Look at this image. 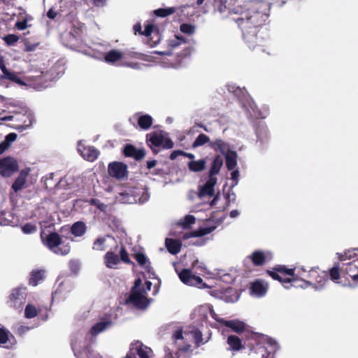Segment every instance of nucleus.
I'll return each mask as SVG.
<instances>
[{"label":"nucleus","instance_id":"obj_15","mask_svg":"<svg viewBox=\"0 0 358 358\" xmlns=\"http://www.w3.org/2000/svg\"><path fill=\"white\" fill-rule=\"evenodd\" d=\"M122 153L125 157L134 158L136 161L141 160L145 156V152L143 149H137L131 144H126Z\"/></svg>","mask_w":358,"mask_h":358},{"label":"nucleus","instance_id":"obj_50","mask_svg":"<svg viewBox=\"0 0 358 358\" xmlns=\"http://www.w3.org/2000/svg\"><path fill=\"white\" fill-rule=\"evenodd\" d=\"M136 353L140 358H150L148 348L146 346L141 344L138 348H136Z\"/></svg>","mask_w":358,"mask_h":358},{"label":"nucleus","instance_id":"obj_37","mask_svg":"<svg viewBox=\"0 0 358 358\" xmlns=\"http://www.w3.org/2000/svg\"><path fill=\"white\" fill-rule=\"evenodd\" d=\"M148 141L151 143V145L155 146V147H159L161 146L164 141V137L162 134H157L156 132H153L149 135L147 136Z\"/></svg>","mask_w":358,"mask_h":358},{"label":"nucleus","instance_id":"obj_57","mask_svg":"<svg viewBox=\"0 0 358 358\" xmlns=\"http://www.w3.org/2000/svg\"><path fill=\"white\" fill-rule=\"evenodd\" d=\"M233 171L231 173V179L234 182V185H236L238 183V178L239 176V172L238 170H232Z\"/></svg>","mask_w":358,"mask_h":358},{"label":"nucleus","instance_id":"obj_44","mask_svg":"<svg viewBox=\"0 0 358 358\" xmlns=\"http://www.w3.org/2000/svg\"><path fill=\"white\" fill-rule=\"evenodd\" d=\"M38 314V310L36 308L31 304L29 303L26 306L24 309V317L28 319L34 318L36 317Z\"/></svg>","mask_w":358,"mask_h":358},{"label":"nucleus","instance_id":"obj_8","mask_svg":"<svg viewBox=\"0 0 358 358\" xmlns=\"http://www.w3.org/2000/svg\"><path fill=\"white\" fill-rule=\"evenodd\" d=\"M145 290L142 291L131 290L130 295L126 300V303H131L138 309H145L149 305V301L145 296Z\"/></svg>","mask_w":358,"mask_h":358},{"label":"nucleus","instance_id":"obj_61","mask_svg":"<svg viewBox=\"0 0 358 358\" xmlns=\"http://www.w3.org/2000/svg\"><path fill=\"white\" fill-rule=\"evenodd\" d=\"M182 338H183V336H182V329L176 330L174 332V334H173V338L174 340L182 339Z\"/></svg>","mask_w":358,"mask_h":358},{"label":"nucleus","instance_id":"obj_32","mask_svg":"<svg viewBox=\"0 0 358 358\" xmlns=\"http://www.w3.org/2000/svg\"><path fill=\"white\" fill-rule=\"evenodd\" d=\"M339 262H345L346 260L358 259V248L348 250L343 253H338Z\"/></svg>","mask_w":358,"mask_h":358},{"label":"nucleus","instance_id":"obj_19","mask_svg":"<svg viewBox=\"0 0 358 358\" xmlns=\"http://www.w3.org/2000/svg\"><path fill=\"white\" fill-rule=\"evenodd\" d=\"M219 323L231 329L234 331L239 334L244 331L245 324L239 320H225L224 319H215Z\"/></svg>","mask_w":358,"mask_h":358},{"label":"nucleus","instance_id":"obj_62","mask_svg":"<svg viewBox=\"0 0 358 358\" xmlns=\"http://www.w3.org/2000/svg\"><path fill=\"white\" fill-rule=\"evenodd\" d=\"M9 145L4 141L0 143V155L3 154L8 148Z\"/></svg>","mask_w":358,"mask_h":358},{"label":"nucleus","instance_id":"obj_33","mask_svg":"<svg viewBox=\"0 0 358 358\" xmlns=\"http://www.w3.org/2000/svg\"><path fill=\"white\" fill-rule=\"evenodd\" d=\"M153 122L152 117L149 115H141L138 118V125L143 130H148Z\"/></svg>","mask_w":358,"mask_h":358},{"label":"nucleus","instance_id":"obj_54","mask_svg":"<svg viewBox=\"0 0 358 358\" xmlns=\"http://www.w3.org/2000/svg\"><path fill=\"white\" fill-rule=\"evenodd\" d=\"M165 149H171L173 148L174 143L171 138L164 139L163 144L162 145Z\"/></svg>","mask_w":358,"mask_h":358},{"label":"nucleus","instance_id":"obj_46","mask_svg":"<svg viewBox=\"0 0 358 358\" xmlns=\"http://www.w3.org/2000/svg\"><path fill=\"white\" fill-rule=\"evenodd\" d=\"M120 261L121 260L122 262L127 264H134V262L131 261L129 254L125 248V247L122 246L120 250Z\"/></svg>","mask_w":358,"mask_h":358},{"label":"nucleus","instance_id":"obj_64","mask_svg":"<svg viewBox=\"0 0 358 358\" xmlns=\"http://www.w3.org/2000/svg\"><path fill=\"white\" fill-rule=\"evenodd\" d=\"M47 16L50 19H54L57 16V12L55 11L53 8H50L47 13Z\"/></svg>","mask_w":358,"mask_h":358},{"label":"nucleus","instance_id":"obj_17","mask_svg":"<svg viewBox=\"0 0 358 358\" xmlns=\"http://www.w3.org/2000/svg\"><path fill=\"white\" fill-rule=\"evenodd\" d=\"M248 258L255 266H263L268 259L271 258V255L269 252L266 254L263 251L255 250L248 256Z\"/></svg>","mask_w":358,"mask_h":358},{"label":"nucleus","instance_id":"obj_12","mask_svg":"<svg viewBox=\"0 0 358 358\" xmlns=\"http://www.w3.org/2000/svg\"><path fill=\"white\" fill-rule=\"evenodd\" d=\"M18 120L21 123L16 127L18 131H23L28 129L31 128L34 122H35L34 113L29 109H23L22 115L18 117Z\"/></svg>","mask_w":358,"mask_h":358},{"label":"nucleus","instance_id":"obj_26","mask_svg":"<svg viewBox=\"0 0 358 358\" xmlns=\"http://www.w3.org/2000/svg\"><path fill=\"white\" fill-rule=\"evenodd\" d=\"M112 325L110 320H102L96 323L91 327V336H96L99 334L104 331Z\"/></svg>","mask_w":358,"mask_h":358},{"label":"nucleus","instance_id":"obj_9","mask_svg":"<svg viewBox=\"0 0 358 358\" xmlns=\"http://www.w3.org/2000/svg\"><path fill=\"white\" fill-rule=\"evenodd\" d=\"M108 173L110 177L121 180L127 178V165L122 162H113L109 163Z\"/></svg>","mask_w":358,"mask_h":358},{"label":"nucleus","instance_id":"obj_63","mask_svg":"<svg viewBox=\"0 0 358 358\" xmlns=\"http://www.w3.org/2000/svg\"><path fill=\"white\" fill-rule=\"evenodd\" d=\"M88 316H89V311L88 310H85L83 313H80L78 315V318L80 321L81 320H87L88 318Z\"/></svg>","mask_w":358,"mask_h":358},{"label":"nucleus","instance_id":"obj_16","mask_svg":"<svg viewBox=\"0 0 358 358\" xmlns=\"http://www.w3.org/2000/svg\"><path fill=\"white\" fill-rule=\"evenodd\" d=\"M217 181V178H208V180L206 182L200 186L199 188V196L200 197H203L205 196H208L210 197L213 196L215 194V185H216Z\"/></svg>","mask_w":358,"mask_h":358},{"label":"nucleus","instance_id":"obj_47","mask_svg":"<svg viewBox=\"0 0 358 358\" xmlns=\"http://www.w3.org/2000/svg\"><path fill=\"white\" fill-rule=\"evenodd\" d=\"M180 31L183 34L192 35L195 32V26L191 24L182 23L180 26Z\"/></svg>","mask_w":358,"mask_h":358},{"label":"nucleus","instance_id":"obj_39","mask_svg":"<svg viewBox=\"0 0 358 358\" xmlns=\"http://www.w3.org/2000/svg\"><path fill=\"white\" fill-rule=\"evenodd\" d=\"M188 168L191 171H201L206 168V161L204 159H199L198 161H190L188 163Z\"/></svg>","mask_w":358,"mask_h":358},{"label":"nucleus","instance_id":"obj_29","mask_svg":"<svg viewBox=\"0 0 358 358\" xmlns=\"http://www.w3.org/2000/svg\"><path fill=\"white\" fill-rule=\"evenodd\" d=\"M226 166L228 170L231 171L235 169L237 165V153L234 150H228L224 155Z\"/></svg>","mask_w":358,"mask_h":358},{"label":"nucleus","instance_id":"obj_49","mask_svg":"<svg viewBox=\"0 0 358 358\" xmlns=\"http://www.w3.org/2000/svg\"><path fill=\"white\" fill-rule=\"evenodd\" d=\"M22 231L25 234H34L37 231V226L35 224L27 223L22 227Z\"/></svg>","mask_w":358,"mask_h":358},{"label":"nucleus","instance_id":"obj_48","mask_svg":"<svg viewBox=\"0 0 358 358\" xmlns=\"http://www.w3.org/2000/svg\"><path fill=\"white\" fill-rule=\"evenodd\" d=\"M195 222H196V218L194 217V216L191 215H187L183 218L180 224L184 229H186V228L189 227L190 225L194 224Z\"/></svg>","mask_w":358,"mask_h":358},{"label":"nucleus","instance_id":"obj_22","mask_svg":"<svg viewBox=\"0 0 358 358\" xmlns=\"http://www.w3.org/2000/svg\"><path fill=\"white\" fill-rule=\"evenodd\" d=\"M165 245L169 253L171 255H177L180 252L182 243L178 239L166 238L165 240Z\"/></svg>","mask_w":358,"mask_h":358},{"label":"nucleus","instance_id":"obj_41","mask_svg":"<svg viewBox=\"0 0 358 358\" xmlns=\"http://www.w3.org/2000/svg\"><path fill=\"white\" fill-rule=\"evenodd\" d=\"M44 271H34L31 274L30 284L36 286L41 281L44 276Z\"/></svg>","mask_w":358,"mask_h":358},{"label":"nucleus","instance_id":"obj_27","mask_svg":"<svg viewBox=\"0 0 358 358\" xmlns=\"http://www.w3.org/2000/svg\"><path fill=\"white\" fill-rule=\"evenodd\" d=\"M120 262L119 256L112 251H108L104 256V263L107 268H114Z\"/></svg>","mask_w":358,"mask_h":358},{"label":"nucleus","instance_id":"obj_7","mask_svg":"<svg viewBox=\"0 0 358 358\" xmlns=\"http://www.w3.org/2000/svg\"><path fill=\"white\" fill-rule=\"evenodd\" d=\"M308 285H313L317 287H322L328 280L327 273L320 271L318 268H313L308 271L307 274Z\"/></svg>","mask_w":358,"mask_h":358},{"label":"nucleus","instance_id":"obj_53","mask_svg":"<svg viewBox=\"0 0 358 358\" xmlns=\"http://www.w3.org/2000/svg\"><path fill=\"white\" fill-rule=\"evenodd\" d=\"M17 138V134L15 133H10L5 137V142H7V143L10 145V144L14 142Z\"/></svg>","mask_w":358,"mask_h":358},{"label":"nucleus","instance_id":"obj_28","mask_svg":"<svg viewBox=\"0 0 358 358\" xmlns=\"http://www.w3.org/2000/svg\"><path fill=\"white\" fill-rule=\"evenodd\" d=\"M133 29L135 34H138L139 35L150 36L155 29V24L152 23H148L145 24V29L143 31H142L141 24V23L138 22L134 25Z\"/></svg>","mask_w":358,"mask_h":358},{"label":"nucleus","instance_id":"obj_59","mask_svg":"<svg viewBox=\"0 0 358 358\" xmlns=\"http://www.w3.org/2000/svg\"><path fill=\"white\" fill-rule=\"evenodd\" d=\"M92 3L96 7H103L106 5L108 0H92Z\"/></svg>","mask_w":358,"mask_h":358},{"label":"nucleus","instance_id":"obj_10","mask_svg":"<svg viewBox=\"0 0 358 358\" xmlns=\"http://www.w3.org/2000/svg\"><path fill=\"white\" fill-rule=\"evenodd\" d=\"M180 280L185 285L196 286L198 287H205L203 280L199 276L192 274L190 269L183 268L178 274Z\"/></svg>","mask_w":358,"mask_h":358},{"label":"nucleus","instance_id":"obj_34","mask_svg":"<svg viewBox=\"0 0 358 358\" xmlns=\"http://www.w3.org/2000/svg\"><path fill=\"white\" fill-rule=\"evenodd\" d=\"M87 230L86 225L83 222H75L71 228V232L75 236L79 237L83 236Z\"/></svg>","mask_w":358,"mask_h":358},{"label":"nucleus","instance_id":"obj_58","mask_svg":"<svg viewBox=\"0 0 358 358\" xmlns=\"http://www.w3.org/2000/svg\"><path fill=\"white\" fill-rule=\"evenodd\" d=\"M141 280L140 278H138L136 280H135V282H134V287H132L131 290H134V291H142V288L143 287H139L141 285Z\"/></svg>","mask_w":358,"mask_h":358},{"label":"nucleus","instance_id":"obj_23","mask_svg":"<svg viewBox=\"0 0 358 358\" xmlns=\"http://www.w3.org/2000/svg\"><path fill=\"white\" fill-rule=\"evenodd\" d=\"M14 336L8 330L0 324V343L6 344V347L11 346L15 343Z\"/></svg>","mask_w":358,"mask_h":358},{"label":"nucleus","instance_id":"obj_6","mask_svg":"<svg viewBox=\"0 0 358 358\" xmlns=\"http://www.w3.org/2000/svg\"><path fill=\"white\" fill-rule=\"evenodd\" d=\"M343 277L345 282H351L354 285L358 283V259H353L348 262H343Z\"/></svg>","mask_w":358,"mask_h":358},{"label":"nucleus","instance_id":"obj_14","mask_svg":"<svg viewBox=\"0 0 358 358\" xmlns=\"http://www.w3.org/2000/svg\"><path fill=\"white\" fill-rule=\"evenodd\" d=\"M0 69L3 75L1 76V79H6L17 83L20 85H24V83L20 78L17 73L15 71L8 70L4 64L3 57L0 55Z\"/></svg>","mask_w":358,"mask_h":358},{"label":"nucleus","instance_id":"obj_13","mask_svg":"<svg viewBox=\"0 0 358 358\" xmlns=\"http://www.w3.org/2000/svg\"><path fill=\"white\" fill-rule=\"evenodd\" d=\"M30 171V168H25L20 171L18 176L16 178L11 186L12 190L17 193L26 187L27 177Z\"/></svg>","mask_w":358,"mask_h":358},{"label":"nucleus","instance_id":"obj_11","mask_svg":"<svg viewBox=\"0 0 358 358\" xmlns=\"http://www.w3.org/2000/svg\"><path fill=\"white\" fill-rule=\"evenodd\" d=\"M17 161L13 157H5L0 159V175L3 177H10L17 171Z\"/></svg>","mask_w":358,"mask_h":358},{"label":"nucleus","instance_id":"obj_18","mask_svg":"<svg viewBox=\"0 0 358 358\" xmlns=\"http://www.w3.org/2000/svg\"><path fill=\"white\" fill-rule=\"evenodd\" d=\"M330 279L336 283H341L343 277V262H338L329 271Z\"/></svg>","mask_w":358,"mask_h":358},{"label":"nucleus","instance_id":"obj_40","mask_svg":"<svg viewBox=\"0 0 358 358\" xmlns=\"http://www.w3.org/2000/svg\"><path fill=\"white\" fill-rule=\"evenodd\" d=\"M150 36H152L148 40V44L150 47H155L157 44H159V43L161 41V34L159 33V28L156 25H155V29H154V30L152 32V34Z\"/></svg>","mask_w":358,"mask_h":358},{"label":"nucleus","instance_id":"obj_45","mask_svg":"<svg viewBox=\"0 0 358 358\" xmlns=\"http://www.w3.org/2000/svg\"><path fill=\"white\" fill-rule=\"evenodd\" d=\"M187 40L182 36H175L173 39H171L169 41V45L172 48L178 47L182 43H186Z\"/></svg>","mask_w":358,"mask_h":358},{"label":"nucleus","instance_id":"obj_60","mask_svg":"<svg viewBox=\"0 0 358 358\" xmlns=\"http://www.w3.org/2000/svg\"><path fill=\"white\" fill-rule=\"evenodd\" d=\"M29 330V327L27 326L20 325L17 329V333L22 335L25 334Z\"/></svg>","mask_w":358,"mask_h":358},{"label":"nucleus","instance_id":"obj_51","mask_svg":"<svg viewBox=\"0 0 358 358\" xmlns=\"http://www.w3.org/2000/svg\"><path fill=\"white\" fill-rule=\"evenodd\" d=\"M105 241L106 239L104 238H98L96 241H94L93 244V249L97 250H103Z\"/></svg>","mask_w":358,"mask_h":358},{"label":"nucleus","instance_id":"obj_20","mask_svg":"<svg viewBox=\"0 0 358 358\" xmlns=\"http://www.w3.org/2000/svg\"><path fill=\"white\" fill-rule=\"evenodd\" d=\"M268 290V285H264L261 280H257L251 284L250 292L257 296H264Z\"/></svg>","mask_w":358,"mask_h":358},{"label":"nucleus","instance_id":"obj_5","mask_svg":"<svg viewBox=\"0 0 358 358\" xmlns=\"http://www.w3.org/2000/svg\"><path fill=\"white\" fill-rule=\"evenodd\" d=\"M237 0H216L215 10L221 14H227L231 16L237 17L242 9L241 6H236Z\"/></svg>","mask_w":358,"mask_h":358},{"label":"nucleus","instance_id":"obj_4","mask_svg":"<svg viewBox=\"0 0 358 358\" xmlns=\"http://www.w3.org/2000/svg\"><path fill=\"white\" fill-rule=\"evenodd\" d=\"M41 238L44 245L57 255H66L71 250L70 245L64 244L59 235L57 233H51L45 236L42 234Z\"/></svg>","mask_w":358,"mask_h":358},{"label":"nucleus","instance_id":"obj_38","mask_svg":"<svg viewBox=\"0 0 358 358\" xmlns=\"http://www.w3.org/2000/svg\"><path fill=\"white\" fill-rule=\"evenodd\" d=\"M227 344L233 350L238 351L243 348L241 340L235 335L229 336L227 338Z\"/></svg>","mask_w":358,"mask_h":358},{"label":"nucleus","instance_id":"obj_43","mask_svg":"<svg viewBox=\"0 0 358 358\" xmlns=\"http://www.w3.org/2000/svg\"><path fill=\"white\" fill-rule=\"evenodd\" d=\"M176 11V8L169 7L166 8H158L154 10V14L156 16L165 17L170 15L173 14Z\"/></svg>","mask_w":358,"mask_h":358},{"label":"nucleus","instance_id":"obj_36","mask_svg":"<svg viewBox=\"0 0 358 358\" xmlns=\"http://www.w3.org/2000/svg\"><path fill=\"white\" fill-rule=\"evenodd\" d=\"M134 258L141 266L144 267L148 271H150L151 268L150 262L145 254L143 252H136L134 255Z\"/></svg>","mask_w":358,"mask_h":358},{"label":"nucleus","instance_id":"obj_3","mask_svg":"<svg viewBox=\"0 0 358 358\" xmlns=\"http://www.w3.org/2000/svg\"><path fill=\"white\" fill-rule=\"evenodd\" d=\"M84 38H87V30L85 29V34L84 35L81 27L80 29H74L73 33L64 34L62 40L64 45L86 55L87 54L88 47L83 45Z\"/></svg>","mask_w":358,"mask_h":358},{"label":"nucleus","instance_id":"obj_52","mask_svg":"<svg viewBox=\"0 0 358 358\" xmlns=\"http://www.w3.org/2000/svg\"><path fill=\"white\" fill-rule=\"evenodd\" d=\"M3 40L8 45H13L19 40V37L14 34H8L3 38Z\"/></svg>","mask_w":358,"mask_h":358},{"label":"nucleus","instance_id":"obj_2","mask_svg":"<svg viewBox=\"0 0 358 358\" xmlns=\"http://www.w3.org/2000/svg\"><path fill=\"white\" fill-rule=\"evenodd\" d=\"M266 273L273 280L281 282L286 289L297 287L296 283L299 280H301L306 287L308 271L303 267L288 268L285 265H276L272 270H267ZM299 286L303 287L302 285Z\"/></svg>","mask_w":358,"mask_h":358},{"label":"nucleus","instance_id":"obj_1","mask_svg":"<svg viewBox=\"0 0 358 358\" xmlns=\"http://www.w3.org/2000/svg\"><path fill=\"white\" fill-rule=\"evenodd\" d=\"M268 6L261 1H249L242 5L237 17H231L242 32L244 41L250 48L262 46L264 38L258 36L260 28L268 19Z\"/></svg>","mask_w":358,"mask_h":358},{"label":"nucleus","instance_id":"obj_30","mask_svg":"<svg viewBox=\"0 0 358 358\" xmlns=\"http://www.w3.org/2000/svg\"><path fill=\"white\" fill-rule=\"evenodd\" d=\"M213 229V227L200 228L197 230H194L193 231L184 234L183 239L186 240L192 237H201L211 233Z\"/></svg>","mask_w":358,"mask_h":358},{"label":"nucleus","instance_id":"obj_35","mask_svg":"<svg viewBox=\"0 0 358 358\" xmlns=\"http://www.w3.org/2000/svg\"><path fill=\"white\" fill-rule=\"evenodd\" d=\"M78 151L84 159L90 160V147L87 141H80L78 142Z\"/></svg>","mask_w":358,"mask_h":358},{"label":"nucleus","instance_id":"obj_31","mask_svg":"<svg viewBox=\"0 0 358 358\" xmlns=\"http://www.w3.org/2000/svg\"><path fill=\"white\" fill-rule=\"evenodd\" d=\"M123 58V53L117 50H110L104 55V59L107 63L113 64Z\"/></svg>","mask_w":358,"mask_h":358},{"label":"nucleus","instance_id":"obj_21","mask_svg":"<svg viewBox=\"0 0 358 358\" xmlns=\"http://www.w3.org/2000/svg\"><path fill=\"white\" fill-rule=\"evenodd\" d=\"M223 165V159L220 155H216L210 165V168L208 171V178H216Z\"/></svg>","mask_w":358,"mask_h":358},{"label":"nucleus","instance_id":"obj_42","mask_svg":"<svg viewBox=\"0 0 358 358\" xmlns=\"http://www.w3.org/2000/svg\"><path fill=\"white\" fill-rule=\"evenodd\" d=\"M210 142L211 141H210V138L207 135L204 134H200L193 142L192 148H196L197 147L202 146L207 143H208L209 144Z\"/></svg>","mask_w":358,"mask_h":358},{"label":"nucleus","instance_id":"obj_56","mask_svg":"<svg viewBox=\"0 0 358 358\" xmlns=\"http://www.w3.org/2000/svg\"><path fill=\"white\" fill-rule=\"evenodd\" d=\"M15 27L19 30H24L27 27V20L17 22L15 24Z\"/></svg>","mask_w":358,"mask_h":358},{"label":"nucleus","instance_id":"obj_55","mask_svg":"<svg viewBox=\"0 0 358 358\" xmlns=\"http://www.w3.org/2000/svg\"><path fill=\"white\" fill-rule=\"evenodd\" d=\"M185 154V152L182 150H174L170 155V159L174 160L177 158L178 156H182Z\"/></svg>","mask_w":358,"mask_h":358},{"label":"nucleus","instance_id":"obj_24","mask_svg":"<svg viewBox=\"0 0 358 358\" xmlns=\"http://www.w3.org/2000/svg\"><path fill=\"white\" fill-rule=\"evenodd\" d=\"M208 146L214 151H219L224 155L228 152V150H230L229 143L220 138H217L216 140L210 142Z\"/></svg>","mask_w":358,"mask_h":358},{"label":"nucleus","instance_id":"obj_25","mask_svg":"<svg viewBox=\"0 0 358 358\" xmlns=\"http://www.w3.org/2000/svg\"><path fill=\"white\" fill-rule=\"evenodd\" d=\"M25 289L22 287L14 289L10 295V300L12 306H16L17 303L20 304L24 299Z\"/></svg>","mask_w":358,"mask_h":358}]
</instances>
